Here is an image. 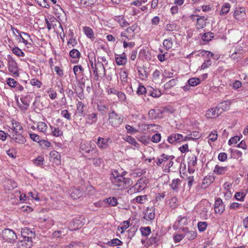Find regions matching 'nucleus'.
<instances>
[{
  "label": "nucleus",
  "mask_w": 248,
  "mask_h": 248,
  "mask_svg": "<svg viewBox=\"0 0 248 248\" xmlns=\"http://www.w3.org/2000/svg\"><path fill=\"white\" fill-rule=\"evenodd\" d=\"M110 179L112 184L116 186L118 189H126L132 184V181L130 178L119 175L117 171H114L112 173Z\"/></svg>",
  "instance_id": "nucleus-1"
},
{
  "label": "nucleus",
  "mask_w": 248,
  "mask_h": 248,
  "mask_svg": "<svg viewBox=\"0 0 248 248\" xmlns=\"http://www.w3.org/2000/svg\"><path fill=\"white\" fill-rule=\"evenodd\" d=\"M89 58L91 67L93 70V74L95 77L98 78L100 75L105 76L106 70L105 67L102 62L99 61L96 62L94 54L90 53L89 54Z\"/></svg>",
  "instance_id": "nucleus-2"
},
{
  "label": "nucleus",
  "mask_w": 248,
  "mask_h": 248,
  "mask_svg": "<svg viewBox=\"0 0 248 248\" xmlns=\"http://www.w3.org/2000/svg\"><path fill=\"white\" fill-rule=\"evenodd\" d=\"M108 115V120L111 126L117 127L122 124L123 117L118 115L114 110H110Z\"/></svg>",
  "instance_id": "nucleus-3"
},
{
  "label": "nucleus",
  "mask_w": 248,
  "mask_h": 248,
  "mask_svg": "<svg viewBox=\"0 0 248 248\" xmlns=\"http://www.w3.org/2000/svg\"><path fill=\"white\" fill-rule=\"evenodd\" d=\"M2 240L5 242L13 243L17 239V235L12 230L9 229H4L1 234Z\"/></svg>",
  "instance_id": "nucleus-4"
},
{
  "label": "nucleus",
  "mask_w": 248,
  "mask_h": 248,
  "mask_svg": "<svg viewBox=\"0 0 248 248\" xmlns=\"http://www.w3.org/2000/svg\"><path fill=\"white\" fill-rule=\"evenodd\" d=\"M80 150L87 153L92 151L96 152L97 151L95 144L91 141H82L80 145Z\"/></svg>",
  "instance_id": "nucleus-5"
},
{
  "label": "nucleus",
  "mask_w": 248,
  "mask_h": 248,
  "mask_svg": "<svg viewBox=\"0 0 248 248\" xmlns=\"http://www.w3.org/2000/svg\"><path fill=\"white\" fill-rule=\"evenodd\" d=\"M201 54L202 56L206 57V60H205L204 62L201 66V69L203 70L208 68L211 65V58H213L214 55L212 52L204 50H202L201 51Z\"/></svg>",
  "instance_id": "nucleus-6"
},
{
  "label": "nucleus",
  "mask_w": 248,
  "mask_h": 248,
  "mask_svg": "<svg viewBox=\"0 0 248 248\" xmlns=\"http://www.w3.org/2000/svg\"><path fill=\"white\" fill-rule=\"evenodd\" d=\"M8 65L9 71L13 73L15 77L19 76L17 64L11 56L8 57Z\"/></svg>",
  "instance_id": "nucleus-7"
},
{
  "label": "nucleus",
  "mask_w": 248,
  "mask_h": 248,
  "mask_svg": "<svg viewBox=\"0 0 248 248\" xmlns=\"http://www.w3.org/2000/svg\"><path fill=\"white\" fill-rule=\"evenodd\" d=\"M84 107V104L81 101H78L77 104V110L73 115L74 119L81 120L82 117H85Z\"/></svg>",
  "instance_id": "nucleus-8"
},
{
  "label": "nucleus",
  "mask_w": 248,
  "mask_h": 248,
  "mask_svg": "<svg viewBox=\"0 0 248 248\" xmlns=\"http://www.w3.org/2000/svg\"><path fill=\"white\" fill-rule=\"evenodd\" d=\"M187 137H184L182 134L176 133L172 134L168 137L167 141L171 144L175 142H180L182 141L187 140Z\"/></svg>",
  "instance_id": "nucleus-9"
},
{
  "label": "nucleus",
  "mask_w": 248,
  "mask_h": 248,
  "mask_svg": "<svg viewBox=\"0 0 248 248\" xmlns=\"http://www.w3.org/2000/svg\"><path fill=\"white\" fill-rule=\"evenodd\" d=\"M222 109L218 107L211 108L207 110L206 116L209 119L216 118L222 113Z\"/></svg>",
  "instance_id": "nucleus-10"
},
{
  "label": "nucleus",
  "mask_w": 248,
  "mask_h": 248,
  "mask_svg": "<svg viewBox=\"0 0 248 248\" xmlns=\"http://www.w3.org/2000/svg\"><path fill=\"white\" fill-rule=\"evenodd\" d=\"M9 131L11 133L23 132L22 126L20 123L14 120H11V126L9 127Z\"/></svg>",
  "instance_id": "nucleus-11"
},
{
  "label": "nucleus",
  "mask_w": 248,
  "mask_h": 248,
  "mask_svg": "<svg viewBox=\"0 0 248 248\" xmlns=\"http://www.w3.org/2000/svg\"><path fill=\"white\" fill-rule=\"evenodd\" d=\"M233 17L238 21H244L247 17L246 11L244 8L240 7L236 9L233 13Z\"/></svg>",
  "instance_id": "nucleus-12"
},
{
  "label": "nucleus",
  "mask_w": 248,
  "mask_h": 248,
  "mask_svg": "<svg viewBox=\"0 0 248 248\" xmlns=\"http://www.w3.org/2000/svg\"><path fill=\"white\" fill-rule=\"evenodd\" d=\"M159 126L155 124H143L142 125V130L143 133L145 134H151L156 131L158 129Z\"/></svg>",
  "instance_id": "nucleus-13"
},
{
  "label": "nucleus",
  "mask_w": 248,
  "mask_h": 248,
  "mask_svg": "<svg viewBox=\"0 0 248 248\" xmlns=\"http://www.w3.org/2000/svg\"><path fill=\"white\" fill-rule=\"evenodd\" d=\"M22 133H11L8 136L16 142L19 144H24L26 140L25 138L22 135Z\"/></svg>",
  "instance_id": "nucleus-14"
},
{
  "label": "nucleus",
  "mask_w": 248,
  "mask_h": 248,
  "mask_svg": "<svg viewBox=\"0 0 248 248\" xmlns=\"http://www.w3.org/2000/svg\"><path fill=\"white\" fill-rule=\"evenodd\" d=\"M215 211L216 214H221L225 210V206L221 199H217L214 204Z\"/></svg>",
  "instance_id": "nucleus-15"
},
{
  "label": "nucleus",
  "mask_w": 248,
  "mask_h": 248,
  "mask_svg": "<svg viewBox=\"0 0 248 248\" xmlns=\"http://www.w3.org/2000/svg\"><path fill=\"white\" fill-rule=\"evenodd\" d=\"M83 193V190L80 188L73 187L69 191L70 196L73 199L79 198L82 195Z\"/></svg>",
  "instance_id": "nucleus-16"
},
{
  "label": "nucleus",
  "mask_w": 248,
  "mask_h": 248,
  "mask_svg": "<svg viewBox=\"0 0 248 248\" xmlns=\"http://www.w3.org/2000/svg\"><path fill=\"white\" fill-rule=\"evenodd\" d=\"M85 117L86 120V123L92 124H95L97 121V113L96 112H89Z\"/></svg>",
  "instance_id": "nucleus-17"
},
{
  "label": "nucleus",
  "mask_w": 248,
  "mask_h": 248,
  "mask_svg": "<svg viewBox=\"0 0 248 248\" xmlns=\"http://www.w3.org/2000/svg\"><path fill=\"white\" fill-rule=\"evenodd\" d=\"M110 141V138L105 139L103 138L98 137L96 143L100 149H105L108 147V142Z\"/></svg>",
  "instance_id": "nucleus-18"
},
{
  "label": "nucleus",
  "mask_w": 248,
  "mask_h": 248,
  "mask_svg": "<svg viewBox=\"0 0 248 248\" xmlns=\"http://www.w3.org/2000/svg\"><path fill=\"white\" fill-rule=\"evenodd\" d=\"M21 234L24 238L30 239L35 237V232L28 228H25L21 230Z\"/></svg>",
  "instance_id": "nucleus-19"
},
{
  "label": "nucleus",
  "mask_w": 248,
  "mask_h": 248,
  "mask_svg": "<svg viewBox=\"0 0 248 248\" xmlns=\"http://www.w3.org/2000/svg\"><path fill=\"white\" fill-rule=\"evenodd\" d=\"M143 218L147 220H152L155 218V210L153 207H148L145 211H143Z\"/></svg>",
  "instance_id": "nucleus-20"
},
{
  "label": "nucleus",
  "mask_w": 248,
  "mask_h": 248,
  "mask_svg": "<svg viewBox=\"0 0 248 248\" xmlns=\"http://www.w3.org/2000/svg\"><path fill=\"white\" fill-rule=\"evenodd\" d=\"M182 231L184 232V236H186L189 240L194 239L197 237L196 231H189L187 228H184Z\"/></svg>",
  "instance_id": "nucleus-21"
},
{
  "label": "nucleus",
  "mask_w": 248,
  "mask_h": 248,
  "mask_svg": "<svg viewBox=\"0 0 248 248\" xmlns=\"http://www.w3.org/2000/svg\"><path fill=\"white\" fill-rule=\"evenodd\" d=\"M32 242L30 239L24 238L17 243V248H31Z\"/></svg>",
  "instance_id": "nucleus-22"
},
{
  "label": "nucleus",
  "mask_w": 248,
  "mask_h": 248,
  "mask_svg": "<svg viewBox=\"0 0 248 248\" xmlns=\"http://www.w3.org/2000/svg\"><path fill=\"white\" fill-rule=\"evenodd\" d=\"M83 225L82 221L79 219L75 218L70 223L69 226L72 230H77Z\"/></svg>",
  "instance_id": "nucleus-23"
},
{
  "label": "nucleus",
  "mask_w": 248,
  "mask_h": 248,
  "mask_svg": "<svg viewBox=\"0 0 248 248\" xmlns=\"http://www.w3.org/2000/svg\"><path fill=\"white\" fill-rule=\"evenodd\" d=\"M165 108H163L159 110V112L155 114V111L154 109H151L149 111L148 116L150 119H153L154 118H161L162 116L160 115V114H163L165 112Z\"/></svg>",
  "instance_id": "nucleus-24"
},
{
  "label": "nucleus",
  "mask_w": 248,
  "mask_h": 248,
  "mask_svg": "<svg viewBox=\"0 0 248 248\" xmlns=\"http://www.w3.org/2000/svg\"><path fill=\"white\" fill-rule=\"evenodd\" d=\"M206 20L207 18H205L204 16H199L197 19L196 28L197 29H202L204 28L206 26Z\"/></svg>",
  "instance_id": "nucleus-25"
},
{
  "label": "nucleus",
  "mask_w": 248,
  "mask_h": 248,
  "mask_svg": "<svg viewBox=\"0 0 248 248\" xmlns=\"http://www.w3.org/2000/svg\"><path fill=\"white\" fill-rule=\"evenodd\" d=\"M20 100L22 103V105L20 104L18 99H16V102L20 108L23 110H27L29 105L30 102L27 100L26 97H21Z\"/></svg>",
  "instance_id": "nucleus-26"
},
{
  "label": "nucleus",
  "mask_w": 248,
  "mask_h": 248,
  "mask_svg": "<svg viewBox=\"0 0 248 248\" xmlns=\"http://www.w3.org/2000/svg\"><path fill=\"white\" fill-rule=\"evenodd\" d=\"M228 170L227 167H222L219 165H216L215 167L213 172L217 175H223Z\"/></svg>",
  "instance_id": "nucleus-27"
},
{
  "label": "nucleus",
  "mask_w": 248,
  "mask_h": 248,
  "mask_svg": "<svg viewBox=\"0 0 248 248\" xmlns=\"http://www.w3.org/2000/svg\"><path fill=\"white\" fill-rule=\"evenodd\" d=\"M37 129L38 131L45 134L47 130V126L45 123L39 122L37 124Z\"/></svg>",
  "instance_id": "nucleus-28"
},
{
  "label": "nucleus",
  "mask_w": 248,
  "mask_h": 248,
  "mask_svg": "<svg viewBox=\"0 0 248 248\" xmlns=\"http://www.w3.org/2000/svg\"><path fill=\"white\" fill-rule=\"evenodd\" d=\"M188 167H193L197 164V156L194 154H191L188 157Z\"/></svg>",
  "instance_id": "nucleus-29"
},
{
  "label": "nucleus",
  "mask_w": 248,
  "mask_h": 248,
  "mask_svg": "<svg viewBox=\"0 0 248 248\" xmlns=\"http://www.w3.org/2000/svg\"><path fill=\"white\" fill-rule=\"evenodd\" d=\"M50 129L52 135L58 137H61L63 135V132L59 127H55L52 126H50Z\"/></svg>",
  "instance_id": "nucleus-30"
},
{
  "label": "nucleus",
  "mask_w": 248,
  "mask_h": 248,
  "mask_svg": "<svg viewBox=\"0 0 248 248\" xmlns=\"http://www.w3.org/2000/svg\"><path fill=\"white\" fill-rule=\"evenodd\" d=\"M83 31L88 38L90 39L94 38L93 32L91 28L85 27L83 28Z\"/></svg>",
  "instance_id": "nucleus-31"
},
{
  "label": "nucleus",
  "mask_w": 248,
  "mask_h": 248,
  "mask_svg": "<svg viewBox=\"0 0 248 248\" xmlns=\"http://www.w3.org/2000/svg\"><path fill=\"white\" fill-rule=\"evenodd\" d=\"M115 20L119 23L121 27H127L129 24L126 22L123 16H120L115 17Z\"/></svg>",
  "instance_id": "nucleus-32"
},
{
  "label": "nucleus",
  "mask_w": 248,
  "mask_h": 248,
  "mask_svg": "<svg viewBox=\"0 0 248 248\" xmlns=\"http://www.w3.org/2000/svg\"><path fill=\"white\" fill-rule=\"evenodd\" d=\"M173 158V157H172L171 156H168L165 154H163L162 155V157L161 158H159L157 160L156 162V164L157 165L159 166L163 162L168 161L170 159H172Z\"/></svg>",
  "instance_id": "nucleus-33"
},
{
  "label": "nucleus",
  "mask_w": 248,
  "mask_h": 248,
  "mask_svg": "<svg viewBox=\"0 0 248 248\" xmlns=\"http://www.w3.org/2000/svg\"><path fill=\"white\" fill-rule=\"evenodd\" d=\"M187 82L191 86H196L201 82V79L199 78H192L188 80Z\"/></svg>",
  "instance_id": "nucleus-34"
},
{
  "label": "nucleus",
  "mask_w": 248,
  "mask_h": 248,
  "mask_svg": "<svg viewBox=\"0 0 248 248\" xmlns=\"http://www.w3.org/2000/svg\"><path fill=\"white\" fill-rule=\"evenodd\" d=\"M149 181L145 177L140 178V188H142V190L148 188L149 185L148 184Z\"/></svg>",
  "instance_id": "nucleus-35"
},
{
  "label": "nucleus",
  "mask_w": 248,
  "mask_h": 248,
  "mask_svg": "<svg viewBox=\"0 0 248 248\" xmlns=\"http://www.w3.org/2000/svg\"><path fill=\"white\" fill-rule=\"evenodd\" d=\"M245 196L246 194L243 191H240L236 192L234 198L237 201L243 202L244 201Z\"/></svg>",
  "instance_id": "nucleus-36"
},
{
  "label": "nucleus",
  "mask_w": 248,
  "mask_h": 248,
  "mask_svg": "<svg viewBox=\"0 0 248 248\" xmlns=\"http://www.w3.org/2000/svg\"><path fill=\"white\" fill-rule=\"evenodd\" d=\"M231 7V4L229 3H225L222 6L221 10L220 12V15L226 14L228 13Z\"/></svg>",
  "instance_id": "nucleus-37"
},
{
  "label": "nucleus",
  "mask_w": 248,
  "mask_h": 248,
  "mask_svg": "<svg viewBox=\"0 0 248 248\" xmlns=\"http://www.w3.org/2000/svg\"><path fill=\"white\" fill-rule=\"evenodd\" d=\"M95 1V0H80V4L83 7H89L93 5Z\"/></svg>",
  "instance_id": "nucleus-38"
},
{
  "label": "nucleus",
  "mask_w": 248,
  "mask_h": 248,
  "mask_svg": "<svg viewBox=\"0 0 248 248\" xmlns=\"http://www.w3.org/2000/svg\"><path fill=\"white\" fill-rule=\"evenodd\" d=\"M181 180L179 178H177L175 179H173L172 181L171 184L170 185L171 188L173 190H177L180 184Z\"/></svg>",
  "instance_id": "nucleus-39"
},
{
  "label": "nucleus",
  "mask_w": 248,
  "mask_h": 248,
  "mask_svg": "<svg viewBox=\"0 0 248 248\" xmlns=\"http://www.w3.org/2000/svg\"><path fill=\"white\" fill-rule=\"evenodd\" d=\"M129 226V222L128 221H124L120 226L118 227V230H121V233H123Z\"/></svg>",
  "instance_id": "nucleus-40"
},
{
  "label": "nucleus",
  "mask_w": 248,
  "mask_h": 248,
  "mask_svg": "<svg viewBox=\"0 0 248 248\" xmlns=\"http://www.w3.org/2000/svg\"><path fill=\"white\" fill-rule=\"evenodd\" d=\"M50 155L53 160H56L59 161V162H60V159L61 156L57 151L55 150L51 151L50 153Z\"/></svg>",
  "instance_id": "nucleus-41"
},
{
  "label": "nucleus",
  "mask_w": 248,
  "mask_h": 248,
  "mask_svg": "<svg viewBox=\"0 0 248 248\" xmlns=\"http://www.w3.org/2000/svg\"><path fill=\"white\" fill-rule=\"evenodd\" d=\"M217 131L216 130L213 131L208 136V142L209 143L210 141L212 142H214L217 140Z\"/></svg>",
  "instance_id": "nucleus-42"
},
{
  "label": "nucleus",
  "mask_w": 248,
  "mask_h": 248,
  "mask_svg": "<svg viewBox=\"0 0 248 248\" xmlns=\"http://www.w3.org/2000/svg\"><path fill=\"white\" fill-rule=\"evenodd\" d=\"M187 223V218L186 217H179L177 220L179 227L186 225Z\"/></svg>",
  "instance_id": "nucleus-43"
},
{
  "label": "nucleus",
  "mask_w": 248,
  "mask_h": 248,
  "mask_svg": "<svg viewBox=\"0 0 248 248\" xmlns=\"http://www.w3.org/2000/svg\"><path fill=\"white\" fill-rule=\"evenodd\" d=\"M105 201L109 205L112 206H115L117 204V200L115 197H109L106 199Z\"/></svg>",
  "instance_id": "nucleus-44"
},
{
  "label": "nucleus",
  "mask_w": 248,
  "mask_h": 248,
  "mask_svg": "<svg viewBox=\"0 0 248 248\" xmlns=\"http://www.w3.org/2000/svg\"><path fill=\"white\" fill-rule=\"evenodd\" d=\"M12 50L14 54H15L18 57H24L25 56L24 53L22 51L21 49L19 48L18 47H13Z\"/></svg>",
  "instance_id": "nucleus-45"
},
{
  "label": "nucleus",
  "mask_w": 248,
  "mask_h": 248,
  "mask_svg": "<svg viewBox=\"0 0 248 248\" xmlns=\"http://www.w3.org/2000/svg\"><path fill=\"white\" fill-rule=\"evenodd\" d=\"M69 55L73 58H79L80 56V53L76 49H73L70 50Z\"/></svg>",
  "instance_id": "nucleus-46"
},
{
  "label": "nucleus",
  "mask_w": 248,
  "mask_h": 248,
  "mask_svg": "<svg viewBox=\"0 0 248 248\" xmlns=\"http://www.w3.org/2000/svg\"><path fill=\"white\" fill-rule=\"evenodd\" d=\"M56 19L53 16H50V17H48V18H45V22L47 26V29L50 31L51 29V25L49 21L51 22H53L55 21Z\"/></svg>",
  "instance_id": "nucleus-47"
},
{
  "label": "nucleus",
  "mask_w": 248,
  "mask_h": 248,
  "mask_svg": "<svg viewBox=\"0 0 248 248\" xmlns=\"http://www.w3.org/2000/svg\"><path fill=\"white\" fill-rule=\"evenodd\" d=\"M163 45L167 49L171 48L172 46V42L171 38L164 40L163 43Z\"/></svg>",
  "instance_id": "nucleus-48"
},
{
  "label": "nucleus",
  "mask_w": 248,
  "mask_h": 248,
  "mask_svg": "<svg viewBox=\"0 0 248 248\" xmlns=\"http://www.w3.org/2000/svg\"><path fill=\"white\" fill-rule=\"evenodd\" d=\"M116 63L119 65L124 64L126 62V59L124 57H117L115 58Z\"/></svg>",
  "instance_id": "nucleus-49"
},
{
  "label": "nucleus",
  "mask_w": 248,
  "mask_h": 248,
  "mask_svg": "<svg viewBox=\"0 0 248 248\" xmlns=\"http://www.w3.org/2000/svg\"><path fill=\"white\" fill-rule=\"evenodd\" d=\"M7 185H6V187L7 189L9 190H13L15 188L17 187V184L16 182L12 180H8L7 182Z\"/></svg>",
  "instance_id": "nucleus-50"
},
{
  "label": "nucleus",
  "mask_w": 248,
  "mask_h": 248,
  "mask_svg": "<svg viewBox=\"0 0 248 248\" xmlns=\"http://www.w3.org/2000/svg\"><path fill=\"white\" fill-rule=\"evenodd\" d=\"M108 244H110L111 246H121L123 242L117 238L112 239L110 241H108Z\"/></svg>",
  "instance_id": "nucleus-51"
},
{
  "label": "nucleus",
  "mask_w": 248,
  "mask_h": 248,
  "mask_svg": "<svg viewBox=\"0 0 248 248\" xmlns=\"http://www.w3.org/2000/svg\"><path fill=\"white\" fill-rule=\"evenodd\" d=\"M61 115L66 120L70 121L71 120V113L67 109H63L61 111Z\"/></svg>",
  "instance_id": "nucleus-52"
},
{
  "label": "nucleus",
  "mask_w": 248,
  "mask_h": 248,
  "mask_svg": "<svg viewBox=\"0 0 248 248\" xmlns=\"http://www.w3.org/2000/svg\"><path fill=\"white\" fill-rule=\"evenodd\" d=\"M214 36L211 32H207L204 33L202 36V39L204 41H209L212 40Z\"/></svg>",
  "instance_id": "nucleus-53"
},
{
  "label": "nucleus",
  "mask_w": 248,
  "mask_h": 248,
  "mask_svg": "<svg viewBox=\"0 0 248 248\" xmlns=\"http://www.w3.org/2000/svg\"><path fill=\"white\" fill-rule=\"evenodd\" d=\"M140 232L142 235L147 236L151 233V228L149 227H142L140 228Z\"/></svg>",
  "instance_id": "nucleus-54"
},
{
  "label": "nucleus",
  "mask_w": 248,
  "mask_h": 248,
  "mask_svg": "<svg viewBox=\"0 0 248 248\" xmlns=\"http://www.w3.org/2000/svg\"><path fill=\"white\" fill-rule=\"evenodd\" d=\"M207 226V224L206 222H199L198 223V228L200 232L204 231Z\"/></svg>",
  "instance_id": "nucleus-55"
},
{
  "label": "nucleus",
  "mask_w": 248,
  "mask_h": 248,
  "mask_svg": "<svg viewBox=\"0 0 248 248\" xmlns=\"http://www.w3.org/2000/svg\"><path fill=\"white\" fill-rule=\"evenodd\" d=\"M161 136L160 134L157 133L154 135L152 138L151 140L153 142L158 143L161 140Z\"/></svg>",
  "instance_id": "nucleus-56"
},
{
  "label": "nucleus",
  "mask_w": 248,
  "mask_h": 248,
  "mask_svg": "<svg viewBox=\"0 0 248 248\" xmlns=\"http://www.w3.org/2000/svg\"><path fill=\"white\" fill-rule=\"evenodd\" d=\"M214 179L211 176H207L203 179L202 185H203L205 184L207 185L210 184L213 182Z\"/></svg>",
  "instance_id": "nucleus-57"
},
{
  "label": "nucleus",
  "mask_w": 248,
  "mask_h": 248,
  "mask_svg": "<svg viewBox=\"0 0 248 248\" xmlns=\"http://www.w3.org/2000/svg\"><path fill=\"white\" fill-rule=\"evenodd\" d=\"M240 140V138L239 136H234V137H232L228 141V144L230 145H231L233 144H236Z\"/></svg>",
  "instance_id": "nucleus-58"
},
{
  "label": "nucleus",
  "mask_w": 248,
  "mask_h": 248,
  "mask_svg": "<svg viewBox=\"0 0 248 248\" xmlns=\"http://www.w3.org/2000/svg\"><path fill=\"white\" fill-rule=\"evenodd\" d=\"M78 71H79L80 72H81L82 73L83 72L84 69L83 68L82 66L80 65L74 66L73 67V71H74V73L76 77H77L78 76Z\"/></svg>",
  "instance_id": "nucleus-59"
},
{
  "label": "nucleus",
  "mask_w": 248,
  "mask_h": 248,
  "mask_svg": "<svg viewBox=\"0 0 248 248\" xmlns=\"http://www.w3.org/2000/svg\"><path fill=\"white\" fill-rule=\"evenodd\" d=\"M130 144L134 145L136 147L138 148L139 144L137 142L134 138L131 136H128L126 140Z\"/></svg>",
  "instance_id": "nucleus-60"
},
{
  "label": "nucleus",
  "mask_w": 248,
  "mask_h": 248,
  "mask_svg": "<svg viewBox=\"0 0 248 248\" xmlns=\"http://www.w3.org/2000/svg\"><path fill=\"white\" fill-rule=\"evenodd\" d=\"M187 140L189 139H198L200 137V134L199 132H193L189 135L187 137Z\"/></svg>",
  "instance_id": "nucleus-61"
},
{
  "label": "nucleus",
  "mask_w": 248,
  "mask_h": 248,
  "mask_svg": "<svg viewBox=\"0 0 248 248\" xmlns=\"http://www.w3.org/2000/svg\"><path fill=\"white\" fill-rule=\"evenodd\" d=\"M7 83L11 87H16L17 84V82L14 79L11 78H8Z\"/></svg>",
  "instance_id": "nucleus-62"
},
{
  "label": "nucleus",
  "mask_w": 248,
  "mask_h": 248,
  "mask_svg": "<svg viewBox=\"0 0 248 248\" xmlns=\"http://www.w3.org/2000/svg\"><path fill=\"white\" fill-rule=\"evenodd\" d=\"M83 245L80 242H74L68 246L67 248H81Z\"/></svg>",
  "instance_id": "nucleus-63"
},
{
  "label": "nucleus",
  "mask_w": 248,
  "mask_h": 248,
  "mask_svg": "<svg viewBox=\"0 0 248 248\" xmlns=\"http://www.w3.org/2000/svg\"><path fill=\"white\" fill-rule=\"evenodd\" d=\"M44 159L43 157L40 156L34 160V163L36 164L37 166H40L43 165V162H44Z\"/></svg>",
  "instance_id": "nucleus-64"
}]
</instances>
